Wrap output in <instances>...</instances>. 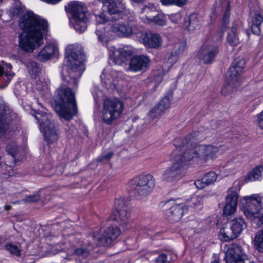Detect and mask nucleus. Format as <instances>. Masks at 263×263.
<instances>
[{"label": "nucleus", "instance_id": "4c0bfd02", "mask_svg": "<svg viewBox=\"0 0 263 263\" xmlns=\"http://www.w3.org/2000/svg\"><path fill=\"white\" fill-rule=\"evenodd\" d=\"M24 64L27 68L30 74L37 75L40 72L39 65L33 61L26 60L23 62Z\"/></svg>", "mask_w": 263, "mask_h": 263}, {"label": "nucleus", "instance_id": "9b49d317", "mask_svg": "<svg viewBox=\"0 0 263 263\" xmlns=\"http://www.w3.org/2000/svg\"><path fill=\"white\" fill-rule=\"evenodd\" d=\"M224 259L226 263H254L242 247L236 244H232L228 247Z\"/></svg>", "mask_w": 263, "mask_h": 263}, {"label": "nucleus", "instance_id": "f257e3e1", "mask_svg": "<svg viewBox=\"0 0 263 263\" xmlns=\"http://www.w3.org/2000/svg\"><path fill=\"white\" fill-rule=\"evenodd\" d=\"M9 15L20 17L18 26L23 32L18 34V38L22 49L30 53L43 44V36L48 28L46 20L32 12L25 13V9L18 6L10 9Z\"/></svg>", "mask_w": 263, "mask_h": 263}, {"label": "nucleus", "instance_id": "052dcab7", "mask_svg": "<svg viewBox=\"0 0 263 263\" xmlns=\"http://www.w3.org/2000/svg\"><path fill=\"white\" fill-rule=\"evenodd\" d=\"M162 76L160 74H159L156 78V84L155 85V88H156L157 86L162 82Z\"/></svg>", "mask_w": 263, "mask_h": 263}, {"label": "nucleus", "instance_id": "e2e57ef3", "mask_svg": "<svg viewBox=\"0 0 263 263\" xmlns=\"http://www.w3.org/2000/svg\"><path fill=\"white\" fill-rule=\"evenodd\" d=\"M11 208V205H6L5 206V209L6 210V211H8L9 210H10Z\"/></svg>", "mask_w": 263, "mask_h": 263}, {"label": "nucleus", "instance_id": "b1692460", "mask_svg": "<svg viewBox=\"0 0 263 263\" xmlns=\"http://www.w3.org/2000/svg\"><path fill=\"white\" fill-rule=\"evenodd\" d=\"M218 52V47L213 45H204L200 49L199 58L205 64L211 63Z\"/></svg>", "mask_w": 263, "mask_h": 263}, {"label": "nucleus", "instance_id": "72a5a7b5", "mask_svg": "<svg viewBox=\"0 0 263 263\" xmlns=\"http://www.w3.org/2000/svg\"><path fill=\"white\" fill-rule=\"evenodd\" d=\"M157 12L156 7L154 5L151 4L144 6L141 10V13L148 20L149 23Z\"/></svg>", "mask_w": 263, "mask_h": 263}, {"label": "nucleus", "instance_id": "f8f14e48", "mask_svg": "<svg viewBox=\"0 0 263 263\" xmlns=\"http://www.w3.org/2000/svg\"><path fill=\"white\" fill-rule=\"evenodd\" d=\"M121 233L120 229L116 226H110L103 232L94 233L92 237L99 247L110 246L112 242L117 238Z\"/></svg>", "mask_w": 263, "mask_h": 263}, {"label": "nucleus", "instance_id": "4468645a", "mask_svg": "<svg viewBox=\"0 0 263 263\" xmlns=\"http://www.w3.org/2000/svg\"><path fill=\"white\" fill-rule=\"evenodd\" d=\"M115 211L112 213L109 218L116 221L121 226H127L129 222L130 213L129 208L125 205L122 199H116L115 201Z\"/></svg>", "mask_w": 263, "mask_h": 263}, {"label": "nucleus", "instance_id": "bb28decb", "mask_svg": "<svg viewBox=\"0 0 263 263\" xmlns=\"http://www.w3.org/2000/svg\"><path fill=\"white\" fill-rule=\"evenodd\" d=\"M133 50L128 47H124L116 50L112 54L110 55V59L117 65H122L125 62L128 58L133 54Z\"/></svg>", "mask_w": 263, "mask_h": 263}, {"label": "nucleus", "instance_id": "864d4df0", "mask_svg": "<svg viewBox=\"0 0 263 263\" xmlns=\"http://www.w3.org/2000/svg\"><path fill=\"white\" fill-rule=\"evenodd\" d=\"M96 21L98 24H105L108 21V18L104 13L95 16Z\"/></svg>", "mask_w": 263, "mask_h": 263}, {"label": "nucleus", "instance_id": "58836bf2", "mask_svg": "<svg viewBox=\"0 0 263 263\" xmlns=\"http://www.w3.org/2000/svg\"><path fill=\"white\" fill-rule=\"evenodd\" d=\"M5 66L7 68L4 67V65L2 66L0 64V77L3 76L5 72L6 77L7 78V83L5 86H7L14 76V73L13 72L8 71V69L10 70L12 68V66L11 64L6 63Z\"/></svg>", "mask_w": 263, "mask_h": 263}, {"label": "nucleus", "instance_id": "49530a36", "mask_svg": "<svg viewBox=\"0 0 263 263\" xmlns=\"http://www.w3.org/2000/svg\"><path fill=\"white\" fill-rule=\"evenodd\" d=\"M246 65V61L243 59H236L232 63V66L236 68L242 72L243 71Z\"/></svg>", "mask_w": 263, "mask_h": 263}, {"label": "nucleus", "instance_id": "c85d7f7f", "mask_svg": "<svg viewBox=\"0 0 263 263\" xmlns=\"http://www.w3.org/2000/svg\"><path fill=\"white\" fill-rule=\"evenodd\" d=\"M263 22V12L256 11L252 16L251 29L253 34L259 35L261 34V25Z\"/></svg>", "mask_w": 263, "mask_h": 263}, {"label": "nucleus", "instance_id": "0eeeda50", "mask_svg": "<svg viewBox=\"0 0 263 263\" xmlns=\"http://www.w3.org/2000/svg\"><path fill=\"white\" fill-rule=\"evenodd\" d=\"M242 206L243 212L248 219L251 220L258 219L257 224H263V208L260 196L253 195L245 197Z\"/></svg>", "mask_w": 263, "mask_h": 263}, {"label": "nucleus", "instance_id": "6e6552de", "mask_svg": "<svg viewBox=\"0 0 263 263\" xmlns=\"http://www.w3.org/2000/svg\"><path fill=\"white\" fill-rule=\"evenodd\" d=\"M124 105L118 98L107 99L104 100L102 111V118L106 124H111L118 119L122 114Z\"/></svg>", "mask_w": 263, "mask_h": 263}, {"label": "nucleus", "instance_id": "2f4dec72", "mask_svg": "<svg viewBox=\"0 0 263 263\" xmlns=\"http://www.w3.org/2000/svg\"><path fill=\"white\" fill-rule=\"evenodd\" d=\"M228 72L229 76L228 81L232 82L234 87H238L242 82L241 76L242 72L232 66L229 68Z\"/></svg>", "mask_w": 263, "mask_h": 263}, {"label": "nucleus", "instance_id": "2eb2a0df", "mask_svg": "<svg viewBox=\"0 0 263 263\" xmlns=\"http://www.w3.org/2000/svg\"><path fill=\"white\" fill-rule=\"evenodd\" d=\"M17 121V114L12 110L4 109L0 104V138L10 129L12 123Z\"/></svg>", "mask_w": 263, "mask_h": 263}, {"label": "nucleus", "instance_id": "4be33fe9", "mask_svg": "<svg viewBox=\"0 0 263 263\" xmlns=\"http://www.w3.org/2000/svg\"><path fill=\"white\" fill-rule=\"evenodd\" d=\"M170 52L165 57V62L172 66L178 60V56L184 52L186 48V44L185 41H181L176 43L171 46Z\"/></svg>", "mask_w": 263, "mask_h": 263}, {"label": "nucleus", "instance_id": "5fc2aeb1", "mask_svg": "<svg viewBox=\"0 0 263 263\" xmlns=\"http://www.w3.org/2000/svg\"><path fill=\"white\" fill-rule=\"evenodd\" d=\"M36 89L40 91H45L47 90V85L46 82H41L40 80L36 81Z\"/></svg>", "mask_w": 263, "mask_h": 263}, {"label": "nucleus", "instance_id": "6e6d98bb", "mask_svg": "<svg viewBox=\"0 0 263 263\" xmlns=\"http://www.w3.org/2000/svg\"><path fill=\"white\" fill-rule=\"evenodd\" d=\"M113 155L112 152H109L107 154H103L98 158V161L102 162L105 160H108L110 159Z\"/></svg>", "mask_w": 263, "mask_h": 263}, {"label": "nucleus", "instance_id": "de8ad7c7", "mask_svg": "<svg viewBox=\"0 0 263 263\" xmlns=\"http://www.w3.org/2000/svg\"><path fill=\"white\" fill-rule=\"evenodd\" d=\"M41 199V195L39 193H36L33 195H29L24 199L23 201L26 203H34L39 201Z\"/></svg>", "mask_w": 263, "mask_h": 263}, {"label": "nucleus", "instance_id": "f03ea898", "mask_svg": "<svg viewBox=\"0 0 263 263\" xmlns=\"http://www.w3.org/2000/svg\"><path fill=\"white\" fill-rule=\"evenodd\" d=\"M65 57L68 63L66 73H62V79L70 86L77 87L78 80L85 70V55L83 49L79 45H69L66 49Z\"/></svg>", "mask_w": 263, "mask_h": 263}, {"label": "nucleus", "instance_id": "a19ab883", "mask_svg": "<svg viewBox=\"0 0 263 263\" xmlns=\"http://www.w3.org/2000/svg\"><path fill=\"white\" fill-rule=\"evenodd\" d=\"M166 16L163 14L158 13L153 17L150 23H154L156 25L163 26L166 25Z\"/></svg>", "mask_w": 263, "mask_h": 263}, {"label": "nucleus", "instance_id": "37998d69", "mask_svg": "<svg viewBox=\"0 0 263 263\" xmlns=\"http://www.w3.org/2000/svg\"><path fill=\"white\" fill-rule=\"evenodd\" d=\"M7 250L11 254L15 256H20L21 255V250L18 247L11 243L6 244L5 246Z\"/></svg>", "mask_w": 263, "mask_h": 263}, {"label": "nucleus", "instance_id": "20e7f679", "mask_svg": "<svg viewBox=\"0 0 263 263\" xmlns=\"http://www.w3.org/2000/svg\"><path fill=\"white\" fill-rule=\"evenodd\" d=\"M65 9L72 14L70 24L74 29L80 33L85 31L90 16L85 5L79 2H72Z\"/></svg>", "mask_w": 263, "mask_h": 263}, {"label": "nucleus", "instance_id": "f3484780", "mask_svg": "<svg viewBox=\"0 0 263 263\" xmlns=\"http://www.w3.org/2000/svg\"><path fill=\"white\" fill-rule=\"evenodd\" d=\"M186 172L183 164L174 161V164L164 172L162 178L167 181H172L180 179Z\"/></svg>", "mask_w": 263, "mask_h": 263}, {"label": "nucleus", "instance_id": "dca6fc26", "mask_svg": "<svg viewBox=\"0 0 263 263\" xmlns=\"http://www.w3.org/2000/svg\"><path fill=\"white\" fill-rule=\"evenodd\" d=\"M173 99V93L172 91L169 90L161 101L149 111V117L153 119L160 117L170 108Z\"/></svg>", "mask_w": 263, "mask_h": 263}, {"label": "nucleus", "instance_id": "423d86ee", "mask_svg": "<svg viewBox=\"0 0 263 263\" xmlns=\"http://www.w3.org/2000/svg\"><path fill=\"white\" fill-rule=\"evenodd\" d=\"M176 148L173 152L172 156L174 161L183 164L185 167L186 162L195 158H199V152L197 150L198 145H193L192 143L181 141V139L175 140Z\"/></svg>", "mask_w": 263, "mask_h": 263}, {"label": "nucleus", "instance_id": "c9c22d12", "mask_svg": "<svg viewBox=\"0 0 263 263\" xmlns=\"http://www.w3.org/2000/svg\"><path fill=\"white\" fill-rule=\"evenodd\" d=\"M237 24L235 23H233L231 27V31L228 35L227 41L229 44L231 46H236L239 42V38L237 35Z\"/></svg>", "mask_w": 263, "mask_h": 263}, {"label": "nucleus", "instance_id": "3c124183", "mask_svg": "<svg viewBox=\"0 0 263 263\" xmlns=\"http://www.w3.org/2000/svg\"><path fill=\"white\" fill-rule=\"evenodd\" d=\"M169 19L174 24H179L182 19V16L180 13H176L168 15Z\"/></svg>", "mask_w": 263, "mask_h": 263}, {"label": "nucleus", "instance_id": "aec40b11", "mask_svg": "<svg viewBox=\"0 0 263 263\" xmlns=\"http://www.w3.org/2000/svg\"><path fill=\"white\" fill-rule=\"evenodd\" d=\"M227 149L224 145L218 146L199 145L197 146V150L199 152L201 159H213L217 154H221Z\"/></svg>", "mask_w": 263, "mask_h": 263}, {"label": "nucleus", "instance_id": "603ef678", "mask_svg": "<svg viewBox=\"0 0 263 263\" xmlns=\"http://www.w3.org/2000/svg\"><path fill=\"white\" fill-rule=\"evenodd\" d=\"M167 255L165 253L159 254L155 257L154 263H167Z\"/></svg>", "mask_w": 263, "mask_h": 263}, {"label": "nucleus", "instance_id": "9d476101", "mask_svg": "<svg viewBox=\"0 0 263 263\" xmlns=\"http://www.w3.org/2000/svg\"><path fill=\"white\" fill-rule=\"evenodd\" d=\"M229 226H224L220 230L219 237L223 241H229L236 238L247 227L244 219L237 217L229 222Z\"/></svg>", "mask_w": 263, "mask_h": 263}, {"label": "nucleus", "instance_id": "0e129e2a", "mask_svg": "<svg viewBox=\"0 0 263 263\" xmlns=\"http://www.w3.org/2000/svg\"><path fill=\"white\" fill-rule=\"evenodd\" d=\"M224 5H225L226 6H228L229 4H228V3H227V4H224Z\"/></svg>", "mask_w": 263, "mask_h": 263}, {"label": "nucleus", "instance_id": "ddd939ff", "mask_svg": "<svg viewBox=\"0 0 263 263\" xmlns=\"http://www.w3.org/2000/svg\"><path fill=\"white\" fill-rule=\"evenodd\" d=\"M110 30L120 37H131L140 32L137 25L131 21L114 23L111 25Z\"/></svg>", "mask_w": 263, "mask_h": 263}, {"label": "nucleus", "instance_id": "f704fd0d", "mask_svg": "<svg viewBox=\"0 0 263 263\" xmlns=\"http://www.w3.org/2000/svg\"><path fill=\"white\" fill-rule=\"evenodd\" d=\"M263 176V165H258L253 168L248 174L247 178L249 181H255L259 180Z\"/></svg>", "mask_w": 263, "mask_h": 263}, {"label": "nucleus", "instance_id": "cd10ccee", "mask_svg": "<svg viewBox=\"0 0 263 263\" xmlns=\"http://www.w3.org/2000/svg\"><path fill=\"white\" fill-rule=\"evenodd\" d=\"M217 178V175L214 172H210L201 179L195 181L194 184L197 188L202 189L205 186L213 184Z\"/></svg>", "mask_w": 263, "mask_h": 263}, {"label": "nucleus", "instance_id": "79ce46f5", "mask_svg": "<svg viewBox=\"0 0 263 263\" xmlns=\"http://www.w3.org/2000/svg\"><path fill=\"white\" fill-rule=\"evenodd\" d=\"M187 0H160L164 6L175 5L179 7L184 6L187 3Z\"/></svg>", "mask_w": 263, "mask_h": 263}, {"label": "nucleus", "instance_id": "39448f33", "mask_svg": "<svg viewBox=\"0 0 263 263\" xmlns=\"http://www.w3.org/2000/svg\"><path fill=\"white\" fill-rule=\"evenodd\" d=\"M130 191L138 199L148 196L155 186V179L149 174L134 178L128 183Z\"/></svg>", "mask_w": 263, "mask_h": 263}, {"label": "nucleus", "instance_id": "8fccbe9b", "mask_svg": "<svg viewBox=\"0 0 263 263\" xmlns=\"http://www.w3.org/2000/svg\"><path fill=\"white\" fill-rule=\"evenodd\" d=\"M223 5L222 0H216L213 8V14H218L219 12L222 11Z\"/></svg>", "mask_w": 263, "mask_h": 263}, {"label": "nucleus", "instance_id": "13d9d810", "mask_svg": "<svg viewBox=\"0 0 263 263\" xmlns=\"http://www.w3.org/2000/svg\"><path fill=\"white\" fill-rule=\"evenodd\" d=\"M257 124L258 126L263 129V110L257 115Z\"/></svg>", "mask_w": 263, "mask_h": 263}, {"label": "nucleus", "instance_id": "4d7b16f0", "mask_svg": "<svg viewBox=\"0 0 263 263\" xmlns=\"http://www.w3.org/2000/svg\"><path fill=\"white\" fill-rule=\"evenodd\" d=\"M229 10L228 9L226 11V12L223 15V22L222 24V30H224L227 26L228 24L229 14H228V13H229Z\"/></svg>", "mask_w": 263, "mask_h": 263}, {"label": "nucleus", "instance_id": "7c9ffc66", "mask_svg": "<svg viewBox=\"0 0 263 263\" xmlns=\"http://www.w3.org/2000/svg\"><path fill=\"white\" fill-rule=\"evenodd\" d=\"M56 47L52 44H49L44 48L37 55V59L43 62L50 59L54 54Z\"/></svg>", "mask_w": 263, "mask_h": 263}, {"label": "nucleus", "instance_id": "1a4fd4ad", "mask_svg": "<svg viewBox=\"0 0 263 263\" xmlns=\"http://www.w3.org/2000/svg\"><path fill=\"white\" fill-rule=\"evenodd\" d=\"M34 117L37 120L46 141L49 143L57 141L58 139V134L51 119V115L40 111L36 112Z\"/></svg>", "mask_w": 263, "mask_h": 263}, {"label": "nucleus", "instance_id": "6ab92c4d", "mask_svg": "<svg viewBox=\"0 0 263 263\" xmlns=\"http://www.w3.org/2000/svg\"><path fill=\"white\" fill-rule=\"evenodd\" d=\"M72 254L82 259L88 258L92 250L90 243L85 242L83 240L78 239L71 245Z\"/></svg>", "mask_w": 263, "mask_h": 263}, {"label": "nucleus", "instance_id": "393cba45", "mask_svg": "<svg viewBox=\"0 0 263 263\" xmlns=\"http://www.w3.org/2000/svg\"><path fill=\"white\" fill-rule=\"evenodd\" d=\"M150 60L147 56L144 55H136L131 59L129 69L137 72L145 70L149 65Z\"/></svg>", "mask_w": 263, "mask_h": 263}, {"label": "nucleus", "instance_id": "680f3d73", "mask_svg": "<svg viewBox=\"0 0 263 263\" xmlns=\"http://www.w3.org/2000/svg\"><path fill=\"white\" fill-rule=\"evenodd\" d=\"M130 1L134 3L140 4V3H142L146 1V0H130Z\"/></svg>", "mask_w": 263, "mask_h": 263}, {"label": "nucleus", "instance_id": "69168bd1", "mask_svg": "<svg viewBox=\"0 0 263 263\" xmlns=\"http://www.w3.org/2000/svg\"><path fill=\"white\" fill-rule=\"evenodd\" d=\"M101 79L102 80H103V76H102V75L101 76Z\"/></svg>", "mask_w": 263, "mask_h": 263}, {"label": "nucleus", "instance_id": "5701e85b", "mask_svg": "<svg viewBox=\"0 0 263 263\" xmlns=\"http://www.w3.org/2000/svg\"><path fill=\"white\" fill-rule=\"evenodd\" d=\"M238 198V195L235 190L231 189L228 191L226 205L223 211V214L224 216H230L235 213L237 205Z\"/></svg>", "mask_w": 263, "mask_h": 263}, {"label": "nucleus", "instance_id": "473e14b6", "mask_svg": "<svg viewBox=\"0 0 263 263\" xmlns=\"http://www.w3.org/2000/svg\"><path fill=\"white\" fill-rule=\"evenodd\" d=\"M204 139L205 137L202 133L196 131L192 133L189 135L186 136L184 139H181V141L189 142V143H192L193 145H197V142L201 141Z\"/></svg>", "mask_w": 263, "mask_h": 263}, {"label": "nucleus", "instance_id": "412c9836", "mask_svg": "<svg viewBox=\"0 0 263 263\" xmlns=\"http://www.w3.org/2000/svg\"><path fill=\"white\" fill-rule=\"evenodd\" d=\"M102 3V10L109 14H119L125 9L123 0H100Z\"/></svg>", "mask_w": 263, "mask_h": 263}, {"label": "nucleus", "instance_id": "338daca9", "mask_svg": "<svg viewBox=\"0 0 263 263\" xmlns=\"http://www.w3.org/2000/svg\"><path fill=\"white\" fill-rule=\"evenodd\" d=\"M17 201L13 202V204H15V203H17Z\"/></svg>", "mask_w": 263, "mask_h": 263}, {"label": "nucleus", "instance_id": "a18cd8bd", "mask_svg": "<svg viewBox=\"0 0 263 263\" xmlns=\"http://www.w3.org/2000/svg\"><path fill=\"white\" fill-rule=\"evenodd\" d=\"M234 85H233L232 82L229 81L226 86L222 87L221 89V93L224 96H227L229 94L232 93L235 91L236 88L238 87H234Z\"/></svg>", "mask_w": 263, "mask_h": 263}, {"label": "nucleus", "instance_id": "e433bc0d", "mask_svg": "<svg viewBox=\"0 0 263 263\" xmlns=\"http://www.w3.org/2000/svg\"><path fill=\"white\" fill-rule=\"evenodd\" d=\"M203 197L199 196H193L188 206L195 210H200L203 207Z\"/></svg>", "mask_w": 263, "mask_h": 263}, {"label": "nucleus", "instance_id": "7ed1b4c3", "mask_svg": "<svg viewBox=\"0 0 263 263\" xmlns=\"http://www.w3.org/2000/svg\"><path fill=\"white\" fill-rule=\"evenodd\" d=\"M54 110L61 118L65 120H70L77 115L78 108L75 93L71 88L62 84L57 89Z\"/></svg>", "mask_w": 263, "mask_h": 263}, {"label": "nucleus", "instance_id": "bf43d9fd", "mask_svg": "<svg viewBox=\"0 0 263 263\" xmlns=\"http://www.w3.org/2000/svg\"><path fill=\"white\" fill-rule=\"evenodd\" d=\"M96 34L98 36V40L102 42V43H104L105 42V36L104 35V34L102 33L101 31L98 30H97L96 31Z\"/></svg>", "mask_w": 263, "mask_h": 263}, {"label": "nucleus", "instance_id": "ea45409f", "mask_svg": "<svg viewBox=\"0 0 263 263\" xmlns=\"http://www.w3.org/2000/svg\"><path fill=\"white\" fill-rule=\"evenodd\" d=\"M254 243L256 249L263 252V230L258 231L254 238Z\"/></svg>", "mask_w": 263, "mask_h": 263}, {"label": "nucleus", "instance_id": "c756f323", "mask_svg": "<svg viewBox=\"0 0 263 263\" xmlns=\"http://www.w3.org/2000/svg\"><path fill=\"white\" fill-rule=\"evenodd\" d=\"M201 22L197 14L193 13L184 18L183 26L189 30H194L199 27Z\"/></svg>", "mask_w": 263, "mask_h": 263}, {"label": "nucleus", "instance_id": "a878e982", "mask_svg": "<svg viewBox=\"0 0 263 263\" xmlns=\"http://www.w3.org/2000/svg\"><path fill=\"white\" fill-rule=\"evenodd\" d=\"M142 43L147 47L157 49L161 46L162 39L161 36L155 33L145 32L141 36Z\"/></svg>", "mask_w": 263, "mask_h": 263}, {"label": "nucleus", "instance_id": "a211bd4d", "mask_svg": "<svg viewBox=\"0 0 263 263\" xmlns=\"http://www.w3.org/2000/svg\"><path fill=\"white\" fill-rule=\"evenodd\" d=\"M171 207L165 212L166 218L171 222H175L180 220L186 209L182 204H176L172 201L166 203Z\"/></svg>", "mask_w": 263, "mask_h": 263}, {"label": "nucleus", "instance_id": "c03bdc74", "mask_svg": "<svg viewBox=\"0 0 263 263\" xmlns=\"http://www.w3.org/2000/svg\"><path fill=\"white\" fill-rule=\"evenodd\" d=\"M6 150L9 154L15 157L18 150L16 143L14 141L9 142L6 146Z\"/></svg>", "mask_w": 263, "mask_h": 263}, {"label": "nucleus", "instance_id": "09e8293b", "mask_svg": "<svg viewBox=\"0 0 263 263\" xmlns=\"http://www.w3.org/2000/svg\"><path fill=\"white\" fill-rule=\"evenodd\" d=\"M120 72H118L116 70H111L110 71L109 73V76L111 77V80H109V78H108L107 79V81H105V83L106 84H111L115 85L116 84L117 80L116 79L118 77V76L120 75Z\"/></svg>", "mask_w": 263, "mask_h": 263}, {"label": "nucleus", "instance_id": "774afa93", "mask_svg": "<svg viewBox=\"0 0 263 263\" xmlns=\"http://www.w3.org/2000/svg\"><path fill=\"white\" fill-rule=\"evenodd\" d=\"M3 0H0V2H2Z\"/></svg>", "mask_w": 263, "mask_h": 263}]
</instances>
